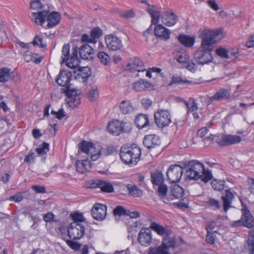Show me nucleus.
I'll return each mask as SVG.
<instances>
[{
    "label": "nucleus",
    "instance_id": "nucleus-7",
    "mask_svg": "<svg viewBox=\"0 0 254 254\" xmlns=\"http://www.w3.org/2000/svg\"><path fill=\"white\" fill-rule=\"evenodd\" d=\"M163 176H151V181L156 194L162 199H164L168 191V188L164 184Z\"/></svg>",
    "mask_w": 254,
    "mask_h": 254
},
{
    "label": "nucleus",
    "instance_id": "nucleus-35",
    "mask_svg": "<svg viewBox=\"0 0 254 254\" xmlns=\"http://www.w3.org/2000/svg\"><path fill=\"white\" fill-rule=\"evenodd\" d=\"M121 112L124 114H128L131 113L133 108L132 103L128 100L123 101L120 105Z\"/></svg>",
    "mask_w": 254,
    "mask_h": 254
},
{
    "label": "nucleus",
    "instance_id": "nucleus-20",
    "mask_svg": "<svg viewBox=\"0 0 254 254\" xmlns=\"http://www.w3.org/2000/svg\"><path fill=\"white\" fill-rule=\"evenodd\" d=\"M141 2L148 6L146 10L151 17L152 23L154 25L158 23L159 20L160 11L158 10L157 8L154 6L150 5L147 0H141Z\"/></svg>",
    "mask_w": 254,
    "mask_h": 254
},
{
    "label": "nucleus",
    "instance_id": "nucleus-63",
    "mask_svg": "<svg viewBox=\"0 0 254 254\" xmlns=\"http://www.w3.org/2000/svg\"><path fill=\"white\" fill-rule=\"evenodd\" d=\"M189 60V56L187 54H181L178 58L177 61L180 63L186 64Z\"/></svg>",
    "mask_w": 254,
    "mask_h": 254
},
{
    "label": "nucleus",
    "instance_id": "nucleus-46",
    "mask_svg": "<svg viewBox=\"0 0 254 254\" xmlns=\"http://www.w3.org/2000/svg\"><path fill=\"white\" fill-rule=\"evenodd\" d=\"M69 49L70 46L69 44H64L62 50V56L61 59H62V63H64L66 60L67 58H68L70 56L69 55Z\"/></svg>",
    "mask_w": 254,
    "mask_h": 254
},
{
    "label": "nucleus",
    "instance_id": "nucleus-23",
    "mask_svg": "<svg viewBox=\"0 0 254 254\" xmlns=\"http://www.w3.org/2000/svg\"><path fill=\"white\" fill-rule=\"evenodd\" d=\"M132 88L136 92H140L145 90H152L153 89V86L149 82L140 79L133 83Z\"/></svg>",
    "mask_w": 254,
    "mask_h": 254
},
{
    "label": "nucleus",
    "instance_id": "nucleus-60",
    "mask_svg": "<svg viewBox=\"0 0 254 254\" xmlns=\"http://www.w3.org/2000/svg\"><path fill=\"white\" fill-rule=\"evenodd\" d=\"M51 114L56 115L57 119L60 120L63 119L65 115L63 109H60L58 112L52 110Z\"/></svg>",
    "mask_w": 254,
    "mask_h": 254
},
{
    "label": "nucleus",
    "instance_id": "nucleus-5",
    "mask_svg": "<svg viewBox=\"0 0 254 254\" xmlns=\"http://www.w3.org/2000/svg\"><path fill=\"white\" fill-rule=\"evenodd\" d=\"M176 246L175 238L171 237H165L160 246L149 248L148 254H171L170 251L173 250Z\"/></svg>",
    "mask_w": 254,
    "mask_h": 254
},
{
    "label": "nucleus",
    "instance_id": "nucleus-28",
    "mask_svg": "<svg viewBox=\"0 0 254 254\" xmlns=\"http://www.w3.org/2000/svg\"><path fill=\"white\" fill-rule=\"evenodd\" d=\"M230 91L224 88H220L215 94L210 98L211 101L226 100L230 98Z\"/></svg>",
    "mask_w": 254,
    "mask_h": 254
},
{
    "label": "nucleus",
    "instance_id": "nucleus-41",
    "mask_svg": "<svg viewBox=\"0 0 254 254\" xmlns=\"http://www.w3.org/2000/svg\"><path fill=\"white\" fill-rule=\"evenodd\" d=\"M99 188L101 189L102 191L106 192H112L114 190L112 185L110 183L102 180H101Z\"/></svg>",
    "mask_w": 254,
    "mask_h": 254
},
{
    "label": "nucleus",
    "instance_id": "nucleus-9",
    "mask_svg": "<svg viewBox=\"0 0 254 254\" xmlns=\"http://www.w3.org/2000/svg\"><path fill=\"white\" fill-rule=\"evenodd\" d=\"M84 226L79 223L72 222L67 228L68 235L71 240H79L85 234Z\"/></svg>",
    "mask_w": 254,
    "mask_h": 254
},
{
    "label": "nucleus",
    "instance_id": "nucleus-64",
    "mask_svg": "<svg viewBox=\"0 0 254 254\" xmlns=\"http://www.w3.org/2000/svg\"><path fill=\"white\" fill-rule=\"evenodd\" d=\"M24 162L27 163L31 164L34 162V153L31 152L25 156Z\"/></svg>",
    "mask_w": 254,
    "mask_h": 254
},
{
    "label": "nucleus",
    "instance_id": "nucleus-61",
    "mask_svg": "<svg viewBox=\"0 0 254 254\" xmlns=\"http://www.w3.org/2000/svg\"><path fill=\"white\" fill-rule=\"evenodd\" d=\"M30 57H31L30 62H33L36 64L40 63L43 58L42 56H39L37 54L33 53L31 54Z\"/></svg>",
    "mask_w": 254,
    "mask_h": 254
},
{
    "label": "nucleus",
    "instance_id": "nucleus-32",
    "mask_svg": "<svg viewBox=\"0 0 254 254\" xmlns=\"http://www.w3.org/2000/svg\"><path fill=\"white\" fill-rule=\"evenodd\" d=\"M135 123L137 127L140 128L142 129L146 128L149 126V119L146 115L139 114L135 119Z\"/></svg>",
    "mask_w": 254,
    "mask_h": 254
},
{
    "label": "nucleus",
    "instance_id": "nucleus-39",
    "mask_svg": "<svg viewBox=\"0 0 254 254\" xmlns=\"http://www.w3.org/2000/svg\"><path fill=\"white\" fill-rule=\"evenodd\" d=\"M171 192V195L173 197L172 199L180 198L183 196L184 190L183 188L180 186L175 185L174 186L172 187Z\"/></svg>",
    "mask_w": 254,
    "mask_h": 254
},
{
    "label": "nucleus",
    "instance_id": "nucleus-29",
    "mask_svg": "<svg viewBox=\"0 0 254 254\" xmlns=\"http://www.w3.org/2000/svg\"><path fill=\"white\" fill-rule=\"evenodd\" d=\"M77 172L81 174L88 173L91 169V165L88 160H77L75 163Z\"/></svg>",
    "mask_w": 254,
    "mask_h": 254
},
{
    "label": "nucleus",
    "instance_id": "nucleus-40",
    "mask_svg": "<svg viewBox=\"0 0 254 254\" xmlns=\"http://www.w3.org/2000/svg\"><path fill=\"white\" fill-rule=\"evenodd\" d=\"M127 189L128 190L129 194L133 197H140L142 195L141 190L135 186L131 184L127 185Z\"/></svg>",
    "mask_w": 254,
    "mask_h": 254
},
{
    "label": "nucleus",
    "instance_id": "nucleus-18",
    "mask_svg": "<svg viewBox=\"0 0 254 254\" xmlns=\"http://www.w3.org/2000/svg\"><path fill=\"white\" fill-rule=\"evenodd\" d=\"M66 102L70 107L76 106L80 103V95L76 90H70V88L66 90Z\"/></svg>",
    "mask_w": 254,
    "mask_h": 254
},
{
    "label": "nucleus",
    "instance_id": "nucleus-6",
    "mask_svg": "<svg viewBox=\"0 0 254 254\" xmlns=\"http://www.w3.org/2000/svg\"><path fill=\"white\" fill-rule=\"evenodd\" d=\"M215 140L221 146H228L239 143L241 137L237 135L221 134L218 135H211L210 136L205 137V141L208 140Z\"/></svg>",
    "mask_w": 254,
    "mask_h": 254
},
{
    "label": "nucleus",
    "instance_id": "nucleus-31",
    "mask_svg": "<svg viewBox=\"0 0 254 254\" xmlns=\"http://www.w3.org/2000/svg\"><path fill=\"white\" fill-rule=\"evenodd\" d=\"M150 228L160 236H166L165 237H169L170 230L158 223L152 222L150 225Z\"/></svg>",
    "mask_w": 254,
    "mask_h": 254
},
{
    "label": "nucleus",
    "instance_id": "nucleus-27",
    "mask_svg": "<svg viewBox=\"0 0 254 254\" xmlns=\"http://www.w3.org/2000/svg\"><path fill=\"white\" fill-rule=\"evenodd\" d=\"M77 68L78 72L75 76L76 80L82 82L86 81L91 75L89 68L86 66L82 68L79 67Z\"/></svg>",
    "mask_w": 254,
    "mask_h": 254
},
{
    "label": "nucleus",
    "instance_id": "nucleus-21",
    "mask_svg": "<svg viewBox=\"0 0 254 254\" xmlns=\"http://www.w3.org/2000/svg\"><path fill=\"white\" fill-rule=\"evenodd\" d=\"M78 52V49L75 48L71 55L66 58L64 62L66 63V64L68 67L73 69L79 67L80 60L77 57Z\"/></svg>",
    "mask_w": 254,
    "mask_h": 254
},
{
    "label": "nucleus",
    "instance_id": "nucleus-49",
    "mask_svg": "<svg viewBox=\"0 0 254 254\" xmlns=\"http://www.w3.org/2000/svg\"><path fill=\"white\" fill-rule=\"evenodd\" d=\"M32 44L34 46H37L41 48H45L47 46L46 43L43 42L41 36H35L33 40Z\"/></svg>",
    "mask_w": 254,
    "mask_h": 254
},
{
    "label": "nucleus",
    "instance_id": "nucleus-26",
    "mask_svg": "<svg viewBox=\"0 0 254 254\" xmlns=\"http://www.w3.org/2000/svg\"><path fill=\"white\" fill-rule=\"evenodd\" d=\"M154 33L162 39L168 40L170 38L171 32L162 24H158L155 27Z\"/></svg>",
    "mask_w": 254,
    "mask_h": 254
},
{
    "label": "nucleus",
    "instance_id": "nucleus-52",
    "mask_svg": "<svg viewBox=\"0 0 254 254\" xmlns=\"http://www.w3.org/2000/svg\"><path fill=\"white\" fill-rule=\"evenodd\" d=\"M101 180L98 179L90 180L86 183V187L87 188L95 189L99 188Z\"/></svg>",
    "mask_w": 254,
    "mask_h": 254
},
{
    "label": "nucleus",
    "instance_id": "nucleus-56",
    "mask_svg": "<svg viewBox=\"0 0 254 254\" xmlns=\"http://www.w3.org/2000/svg\"><path fill=\"white\" fill-rule=\"evenodd\" d=\"M70 216L72 218L73 222L81 223V222L85 221V218L82 214L75 213L73 214H71Z\"/></svg>",
    "mask_w": 254,
    "mask_h": 254
},
{
    "label": "nucleus",
    "instance_id": "nucleus-22",
    "mask_svg": "<svg viewBox=\"0 0 254 254\" xmlns=\"http://www.w3.org/2000/svg\"><path fill=\"white\" fill-rule=\"evenodd\" d=\"M80 56L84 60H91L92 59L94 50L88 44L82 45L78 50Z\"/></svg>",
    "mask_w": 254,
    "mask_h": 254
},
{
    "label": "nucleus",
    "instance_id": "nucleus-30",
    "mask_svg": "<svg viewBox=\"0 0 254 254\" xmlns=\"http://www.w3.org/2000/svg\"><path fill=\"white\" fill-rule=\"evenodd\" d=\"M46 18L48 21L47 26L49 28H52L58 25L61 19L60 14L56 11L48 13Z\"/></svg>",
    "mask_w": 254,
    "mask_h": 254
},
{
    "label": "nucleus",
    "instance_id": "nucleus-11",
    "mask_svg": "<svg viewBox=\"0 0 254 254\" xmlns=\"http://www.w3.org/2000/svg\"><path fill=\"white\" fill-rule=\"evenodd\" d=\"M105 39L107 47L110 50L118 51L123 47L122 40L114 34L107 35Z\"/></svg>",
    "mask_w": 254,
    "mask_h": 254
},
{
    "label": "nucleus",
    "instance_id": "nucleus-59",
    "mask_svg": "<svg viewBox=\"0 0 254 254\" xmlns=\"http://www.w3.org/2000/svg\"><path fill=\"white\" fill-rule=\"evenodd\" d=\"M185 64V67L190 71L194 72L196 71V68L193 62L189 60Z\"/></svg>",
    "mask_w": 254,
    "mask_h": 254
},
{
    "label": "nucleus",
    "instance_id": "nucleus-2",
    "mask_svg": "<svg viewBox=\"0 0 254 254\" xmlns=\"http://www.w3.org/2000/svg\"><path fill=\"white\" fill-rule=\"evenodd\" d=\"M141 149L138 146L123 147L120 151L121 160L126 164H136L141 156Z\"/></svg>",
    "mask_w": 254,
    "mask_h": 254
},
{
    "label": "nucleus",
    "instance_id": "nucleus-47",
    "mask_svg": "<svg viewBox=\"0 0 254 254\" xmlns=\"http://www.w3.org/2000/svg\"><path fill=\"white\" fill-rule=\"evenodd\" d=\"M98 58L104 65H107L110 62L109 56L104 52H100L98 54Z\"/></svg>",
    "mask_w": 254,
    "mask_h": 254
},
{
    "label": "nucleus",
    "instance_id": "nucleus-25",
    "mask_svg": "<svg viewBox=\"0 0 254 254\" xmlns=\"http://www.w3.org/2000/svg\"><path fill=\"white\" fill-rule=\"evenodd\" d=\"M49 10H43L38 12H33L31 16V19L37 25H42L46 20Z\"/></svg>",
    "mask_w": 254,
    "mask_h": 254
},
{
    "label": "nucleus",
    "instance_id": "nucleus-12",
    "mask_svg": "<svg viewBox=\"0 0 254 254\" xmlns=\"http://www.w3.org/2000/svg\"><path fill=\"white\" fill-rule=\"evenodd\" d=\"M152 236L151 230L149 228H142L138 235L139 243L144 247L149 246L152 242Z\"/></svg>",
    "mask_w": 254,
    "mask_h": 254
},
{
    "label": "nucleus",
    "instance_id": "nucleus-19",
    "mask_svg": "<svg viewBox=\"0 0 254 254\" xmlns=\"http://www.w3.org/2000/svg\"><path fill=\"white\" fill-rule=\"evenodd\" d=\"M128 70L131 72H143L146 70L143 62L137 58L131 59L127 65Z\"/></svg>",
    "mask_w": 254,
    "mask_h": 254
},
{
    "label": "nucleus",
    "instance_id": "nucleus-55",
    "mask_svg": "<svg viewBox=\"0 0 254 254\" xmlns=\"http://www.w3.org/2000/svg\"><path fill=\"white\" fill-rule=\"evenodd\" d=\"M206 203L209 206L212 208L213 210L218 209L220 206L219 201L214 198L209 199V200L206 201Z\"/></svg>",
    "mask_w": 254,
    "mask_h": 254
},
{
    "label": "nucleus",
    "instance_id": "nucleus-16",
    "mask_svg": "<svg viewBox=\"0 0 254 254\" xmlns=\"http://www.w3.org/2000/svg\"><path fill=\"white\" fill-rule=\"evenodd\" d=\"M107 214V207L102 204L94 205L92 209V215L95 219L102 220L105 218Z\"/></svg>",
    "mask_w": 254,
    "mask_h": 254
},
{
    "label": "nucleus",
    "instance_id": "nucleus-38",
    "mask_svg": "<svg viewBox=\"0 0 254 254\" xmlns=\"http://www.w3.org/2000/svg\"><path fill=\"white\" fill-rule=\"evenodd\" d=\"M184 102L188 109L187 114L190 112H194L197 110V104L193 98H190L188 101H185Z\"/></svg>",
    "mask_w": 254,
    "mask_h": 254
},
{
    "label": "nucleus",
    "instance_id": "nucleus-8",
    "mask_svg": "<svg viewBox=\"0 0 254 254\" xmlns=\"http://www.w3.org/2000/svg\"><path fill=\"white\" fill-rule=\"evenodd\" d=\"M130 125L129 123L117 120L109 123L107 129L110 133L118 135L129 130Z\"/></svg>",
    "mask_w": 254,
    "mask_h": 254
},
{
    "label": "nucleus",
    "instance_id": "nucleus-44",
    "mask_svg": "<svg viewBox=\"0 0 254 254\" xmlns=\"http://www.w3.org/2000/svg\"><path fill=\"white\" fill-rule=\"evenodd\" d=\"M191 81L186 79L185 78L179 76L178 75H174L171 78V81L170 85H173L176 83H190Z\"/></svg>",
    "mask_w": 254,
    "mask_h": 254
},
{
    "label": "nucleus",
    "instance_id": "nucleus-14",
    "mask_svg": "<svg viewBox=\"0 0 254 254\" xmlns=\"http://www.w3.org/2000/svg\"><path fill=\"white\" fill-rule=\"evenodd\" d=\"M71 77V72L63 70L60 72L56 79V82L59 85L65 87L67 90L70 88V81Z\"/></svg>",
    "mask_w": 254,
    "mask_h": 254
},
{
    "label": "nucleus",
    "instance_id": "nucleus-24",
    "mask_svg": "<svg viewBox=\"0 0 254 254\" xmlns=\"http://www.w3.org/2000/svg\"><path fill=\"white\" fill-rule=\"evenodd\" d=\"M17 76L13 72L6 67L0 68V82L5 83L10 80H14Z\"/></svg>",
    "mask_w": 254,
    "mask_h": 254
},
{
    "label": "nucleus",
    "instance_id": "nucleus-45",
    "mask_svg": "<svg viewBox=\"0 0 254 254\" xmlns=\"http://www.w3.org/2000/svg\"><path fill=\"white\" fill-rule=\"evenodd\" d=\"M224 180L213 179L211 182V185L214 190H221L224 188Z\"/></svg>",
    "mask_w": 254,
    "mask_h": 254
},
{
    "label": "nucleus",
    "instance_id": "nucleus-36",
    "mask_svg": "<svg viewBox=\"0 0 254 254\" xmlns=\"http://www.w3.org/2000/svg\"><path fill=\"white\" fill-rule=\"evenodd\" d=\"M178 40L185 46L191 47L194 45L195 39L188 36L180 35L178 37Z\"/></svg>",
    "mask_w": 254,
    "mask_h": 254
},
{
    "label": "nucleus",
    "instance_id": "nucleus-37",
    "mask_svg": "<svg viewBox=\"0 0 254 254\" xmlns=\"http://www.w3.org/2000/svg\"><path fill=\"white\" fill-rule=\"evenodd\" d=\"M216 54L222 58L229 59L236 57V53L231 52L230 54L224 48H219L216 50Z\"/></svg>",
    "mask_w": 254,
    "mask_h": 254
},
{
    "label": "nucleus",
    "instance_id": "nucleus-33",
    "mask_svg": "<svg viewBox=\"0 0 254 254\" xmlns=\"http://www.w3.org/2000/svg\"><path fill=\"white\" fill-rule=\"evenodd\" d=\"M234 198V195L230 190H226L225 194L222 197L223 201L224 210L225 212L231 207V203Z\"/></svg>",
    "mask_w": 254,
    "mask_h": 254
},
{
    "label": "nucleus",
    "instance_id": "nucleus-57",
    "mask_svg": "<svg viewBox=\"0 0 254 254\" xmlns=\"http://www.w3.org/2000/svg\"><path fill=\"white\" fill-rule=\"evenodd\" d=\"M65 242L70 248L75 251L79 250L81 247L80 244L70 240H66Z\"/></svg>",
    "mask_w": 254,
    "mask_h": 254
},
{
    "label": "nucleus",
    "instance_id": "nucleus-43",
    "mask_svg": "<svg viewBox=\"0 0 254 254\" xmlns=\"http://www.w3.org/2000/svg\"><path fill=\"white\" fill-rule=\"evenodd\" d=\"M99 95L97 86L95 85L91 86L88 94V97L90 101H93L98 98Z\"/></svg>",
    "mask_w": 254,
    "mask_h": 254
},
{
    "label": "nucleus",
    "instance_id": "nucleus-10",
    "mask_svg": "<svg viewBox=\"0 0 254 254\" xmlns=\"http://www.w3.org/2000/svg\"><path fill=\"white\" fill-rule=\"evenodd\" d=\"M154 120L159 127L168 126L171 122V116L168 110H158L154 113Z\"/></svg>",
    "mask_w": 254,
    "mask_h": 254
},
{
    "label": "nucleus",
    "instance_id": "nucleus-58",
    "mask_svg": "<svg viewBox=\"0 0 254 254\" xmlns=\"http://www.w3.org/2000/svg\"><path fill=\"white\" fill-rule=\"evenodd\" d=\"M81 41L82 42H88L89 43H96L94 41V39L91 36L87 34H83L82 35L81 37Z\"/></svg>",
    "mask_w": 254,
    "mask_h": 254
},
{
    "label": "nucleus",
    "instance_id": "nucleus-42",
    "mask_svg": "<svg viewBox=\"0 0 254 254\" xmlns=\"http://www.w3.org/2000/svg\"><path fill=\"white\" fill-rule=\"evenodd\" d=\"M212 179V176H186V180H201L204 183H207Z\"/></svg>",
    "mask_w": 254,
    "mask_h": 254
},
{
    "label": "nucleus",
    "instance_id": "nucleus-3",
    "mask_svg": "<svg viewBox=\"0 0 254 254\" xmlns=\"http://www.w3.org/2000/svg\"><path fill=\"white\" fill-rule=\"evenodd\" d=\"M185 163V175H212V171L206 168L203 164L197 160L186 161Z\"/></svg>",
    "mask_w": 254,
    "mask_h": 254
},
{
    "label": "nucleus",
    "instance_id": "nucleus-13",
    "mask_svg": "<svg viewBox=\"0 0 254 254\" xmlns=\"http://www.w3.org/2000/svg\"><path fill=\"white\" fill-rule=\"evenodd\" d=\"M241 211L242 215L241 221L244 226L249 228H252L254 226V218L250 211L248 210L246 205H245L243 202H241Z\"/></svg>",
    "mask_w": 254,
    "mask_h": 254
},
{
    "label": "nucleus",
    "instance_id": "nucleus-17",
    "mask_svg": "<svg viewBox=\"0 0 254 254\" xmlns=\"http://www.w3.org/2000/svg\"><path fill=\"white\" fill-rule=\"evenodd\" d=\"M161 22L166 26H173L178 20V16L172 11H165L161 14Z\"/></svg>",
    "mask_w": 254,
    "mask_h": 254
},
{
    "label": "nucleus",
    "instance_id": "nucleus-15",
    "mask_svg": "<svg viewBox=\"0 0 254 254\" xmlns=\"http://www.w3.org/2000/svg\"><path fill=\"white\" fill-rule=\"evenodd\" d=\"M143 143L145 147L151 149L159 147L161 144V140L157 135L149 134L145 136Z\"/></svg>",
    "mask_w": 254,
    "mask_h": 254
},
{
    "label": "nucleus",
    "instance_id": "nucleus-54",
    "mask_svg": "<svg viewBox=\"0 0 254 254\" xmlns=\"http://www.w3.org/2000/svg\"><path fill=\"white\" fill-rule=\"evenodd\" d=\"M30 6L31 9L36 10L41 9L43 4L40 0H32L30 2Z\"/></svg>",
    "mask_w": 254,
    "mask_h": 254
},
{
    "label": "nucleus",
    "instance_id": "nucleus-34",
    "mask_svg": "<svg viewBox=\"0 0 254 254\" xmlns=\"http://www.w3.org/2000/svg\"><path fill=\"white\" fill-rule=\"evenodd\" d=\"M183 175L185 174V163H183V166H181L178 164L171 165L168 169L166 175L174 174V175Z\"/></svg>",
    "mask_w": 254,
    "mask_h": 254
},
{
    "label": "nucleus",
    "instance_id": "nucleus-53",
    "mask_svg": "<svg viewBox=\"0 0 254 254\" xmlns=\"http://www.w3.org/2000/svg\"><path fill=\"white\" fill-rule=\"evenodd\" d=\"M102 30L99 27H96L92 29L91 31V36L94 39L95 43H97V39H98L102 35Z\"/></svg>",
    "mask_w": 254,
    "mask_h": 254
},
{
    "label": "nucleus",
    "instance_id": "nucleus-48",
    "mask_svg": "<svg viewBox=\"0 0 254 254\" xmlns=\"http://www.w3.org/2000/svg\"><path fill=\"white\" fill-rule=\"evenodd\" d=\"M248 245L251 252L250 254H254V230H251L249 232Z\"/></svg>",
    "mask_w": 254,
    "mask_h": 254
},
{
    "label": "nucleus",
    "instance_id": "nucleus-1",
    "mask_svg": "<svg viewBox=\"0 0 254 254\" xmlns=\"http://www.w3.org/2000/svg\"><path fill=\"white\" fill-rule=\"evenodd\" d=\"M199 37L201 39V50H197L194 54V58L200 64H208L213 60L211 51L213 44L223 37V30L203 29L200 31Z\"/></svg>",
    "mask_w": 254,
    "mask_h": 254
},
{
    "label": "nucleus",
    "instance_id": "nucleus-4",
    "mask_svg": "<svg viewBox=\"0 0 254 254\" xmlns=\"http://www.w3.org/2000/svg\"><path fill=\"white\" fill-rule=\"evenodd\" d=\"M79 148L83 152L90 156V159L93 161L101 157L103 150L101 146L85 140L81 142Z\"/></svg>",
    "mask_w": 254,
    "mask_h": 254
},
{
    "label": "nucleus",
    "instance_id": "nucleus-50",
    "mask_svg": "<svg viewBox=\"0 0 254 254\" xmlns=\"http://www.w3.org/2000/svg\"><path fill=\"white\" fill-rule=\"evenodd\" d=\"M127 212H128V210L126 209L122 206H117L113 210V213L115 216L127 215Z\"/></svg>",
    "mask_w": 254,
    "mask_h": 254
},
{
    "label": "nucleus",
    "instance_id": "nucleus-51",
    "mask_svg": "<svg viewBox=\"0 0 254 254\" xmlns=\"http://www.w3.org/2000/svg\"><path fill=\"white\" fill-rule=\"evenodd\" d=\"M49 150V144L44 142L41 145H40L36 148V151L39 155H43L46 154Z\"/></svg>",
    "mask_w": 254,
    "mask_h": 254
},
{
    "label": "nucleus",
    "instance_id": "nucleus-62",
    "mask_svg": "<svg viewBox=\"0 0 254 254\" xmlns=\"http://www.w3.org/2000/svg\"><path fill=\"white\" fill-rule=\"evenodd\" d=\"M23 198V195L21 192H19L16 194L15 195L11 196L9 200L10 201H13L16 202H18L21 201Z\"/></svg>",
    "mask_w": 254,
    "mask_h": 254
}]
</instances>
